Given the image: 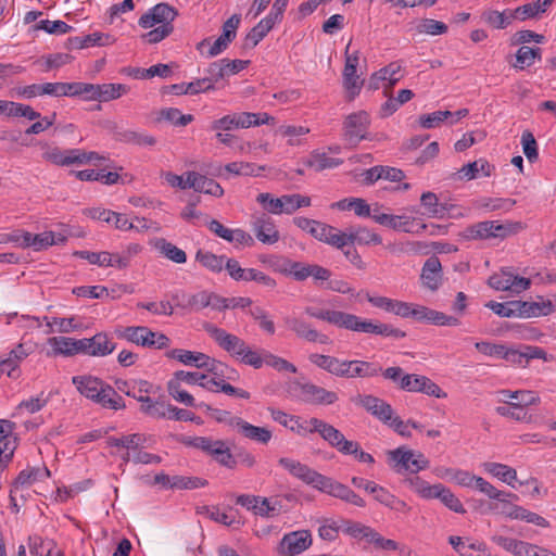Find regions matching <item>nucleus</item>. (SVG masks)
Masks as SVG:
<instances>
[{"mask_svg":"<svg viewBox=\"0 0 556 556\" xmlns=\"http://www.w3.org/2000/svg\"><path fill=\"white\" fill-rule=\"evenodd\" d=\"M278 464L292 477L323 493L340 498L357 507L365 506V501L348 485L317 472L294 458L281 457Z\"/></svg>","mask_w":556,"mask_h":556,"instance_id":"f257e3e1","label":"nucleus"},{"mask_svg":"<svg viewBox=\"0 0 556 556\" xmlns=\"http://www.w3.org/2000/svg\"><path fill=\"white\" fill-rule=\"evenodd\" d=\"M309 317L326 321L332 326L350 331L379 334L383 337H393L402 339L406 337V332L394 328L389 324L375 323L371 319H363L362 317L346 313L343 311L317 308L307 306L304 309Z\"/></svg>","mask_w":556,"mask_h":556,"instance_id":"f03ea898","label":"nucleus"},{"mask_svg":"<svg viewBox=\"0 0 556 556\" xmlns=\"http://www.w3.org/2000/svg\"><path fill=\"white\" fill-rule=\"evenodd\" d=\"M381 376L401 391L421 392L427 395L441 397L440 387L431 379L422 375L407 374L400 366L383 369Z\"/></svg>","mask_w":556,"mask_h":556,"instance_id":"7ed1b4c3","label":"nucleus"},{"mask_svg":"<svg viewBox=\"0 0 556 556\" xmlns=\"http://www.w3.org/2000/svg\"><path fill=\"white\" fill-rule=\"evenodd\" d=\"M405 483L422 500H440V502L450 510L462 515L466 513L460 500L450 489L441 483L430 484L418 476L407 478Z\"/></svg>","mask_w":556,"mask_h":556,"instance_id":"20e7f679","label":"nucleus"},{"mask_svg":"<svg viewBox=\"0 0 556 556\" xmlns=\"http://www.w3.org/2000/svg\"><path fill=\"white\" fill-rule=\"evenodd\" d=\"M73 383L77 390L86 396L101 404L104 407L118 408L121 396L109 384L92 376H76L73 377Z\"/></svg>","mask_w":556,"mask_h":556,"instance_id":"39448f33","label":"nucleus"},{"mask_svg":"<svg viewBox=\"0 0 556 556\" xmlns=\"http://www.w3.org/2000/svg\"><path fill=\"white\" fill-rule=\"evenodd\" d=\"M525 228L521 222L498 223L497 220H484L468 226L463 237L468 240L505 239L516 235Z\"/></svg>","mask_w":556,"mask_h":556,"instance_id":"423d86ee","label":"nucleus"},{"mask_svg":"<svg viewBox=\"0 0 556 556\" xmlns=\"http://www.w3.org/2000/svg\"><path fill=\"white\" fill-rule=\"evenodd\" d=\"M387 460L390 468L399 473L416 475L429 468V459L420 452L400 446L387 452Z\"/></svg>","mask_w":556,"mask_h":556,"instance_id":"0eeeda50","label":"nucleus"},{"mask_svg":"<svg viewBox=\"0 0 556 556\" xmlns=\"http://www.w3.org/2000/svg\"><path fill=\"white\" fill-rule=\"evenodd\" d=\"M168 358L177 359L187 366H194L200 369H205L207 372L224 376L226 371L235 374V369L228 367L226 364L210 357L201 352H193L184 349H174L166 353Z\"/></svg>","mask_w":556,"mask_h":556,"instance_id":"6e6552de","label":"nucleus"},{"mask_svg":"<svg viewBox=\"0 0 556 556\" xmlns=\"http://www.w3.org/2000/svg\"><path fill=\"white\" fill-rule=\"evenodd\" d=\"M186 443L190 446L203 451L217 464L227 469H235L237 467V459L230 452V448L225 441L213 440L206 437H194L189 438Z\"/></svg>","mask_w":556,"mask_h":556,"instance_id":"1a4fd4ad","label":"nucleus"},{"mask_svg":"<svg viewBox=\"0 0 556 556\" xmlns=\"http://www.w3.org/2000/svg\"><path fill=\"white\" fill-rule=\"evenodd\" d=\"M324 433L325 440L328 441L331 445L336 446L341 453L346 455H354V457L361 463L370 465L375 463L371 454L359 450L357 442L346 440L344 435L336 428H326L324 429Z\"/></svg>","mask_w":556,"mask_h":556,"instance_id":"9d476101","label":"nucleus"},{"mask_svg":"<svg viewBox=\"0 0 556 556\" xmlns=\"http://www.w3.org/2000/svg\"><path fill=\"white\" fill-rule=\"evenodd\" d=\"M204 329L217 345L232 357L239 359L241 354H243L247 343L240 337L229 333L225 329L212 324H205Z\"/></svg>","mask_w":556,"mask_h":556,"instance_id":"9b49d317","label":"nucleus"},{"mask_svg":"<svg viewBox=\"0 0 556 556\" xmlns=\"http://www.w3.org/2000/svg\"><path fill=\"white\" fill-rule=\"evenodd\" d=\"M104 127L112 135L113 139L118 142L138 147H153L157 142L156 138L152 135L125 129L113 121H106Z\"/></svg>","mask_w":556,"mask_h":556,"instance_id":"f8f14e48","label":"nucleus"},{"mask_svg":"<svg viewBox=\"0 0 556 556\" xmlns=\"http://www.w3.org/2000/svg\"><path fill=\"white\" fill-rule=\"evenodd\" d=\"M292 391L302 401L312 404L330 405L338 400V395L336 392L328 391L321 387H318L309 382H295L292 386Z\"/></svg>","mask_w":556,"mask_h":556,"instance_id":"ddd939ff","label":"nucleus"},{"mask_svg":"<svg viewBox=\"0 0 556 556\" xmlns=\"http://www.w3.org/2000/svg\"><path fill=\"white\" fill-rule=\"evenodd\" d=\"M488 283L497 291L520 293L530 287L531 281L528 278L515 275L509 269H502L500 273L490 276Z\"/></svg>","mask_w":556,"mask_h":556,"instance_id":"4468645a","label":"nucleus"},{"mask_svg":"<svg viewBox=\"0 0 556 556\" xmlns=\"http://www.w3.org/2000/svg\"><path fill=\"white\" fill-rule=\"evenodd\" d=\"M312 545V535L307 530H298L282 536L278 551L282 556H295Z\"/></svg>","mask_w":556,"mask_h":556,"instance_id":"2eb2a0df","label":"nucleus"},{"mask_svg":"<svg viewBox=\"0 0 556 556\" xmlns=\"http://www.w3.org/2000/svg\"><path fill=\"white\" fill-rule=\"evenodd\" d=\"M177 15V11L172 5L159 3L139 18V25L142 28H152L156 24L159 26H173V21Z\"/></svg>","mask_w":556,"mask_h":556,"instance_id":"dca6fc26","label":"nucleus"},{"mask_svg":"<svg viewBox=\"0 0 556 556\" xmlns=\"http://www.w3.org/2000/svg\"><path fill=\"white\" fill-rule=\"evenodd\" d=\"M251 227L256 239L264 244H275L280 239L275 222L265 213L253 215Z\"/></svg>","mask_w":556,"mask_h":556,"instance_id":"f3484780","label":"nucleus"},{"mask_svg":"<svg viewBox=\"0 0 556 556\" xmlns=\"http://www.w3.org/2000/svg\"><path fill=\"white\" fill-rule=\"evenodd\" d=\"M507 308L511 314L510 317H534V316H546L551 314L554 306L551 301L547 302H528V301H508Z\"/></svg>","mask_w":556,"mask_h":556,"instance_id":"a211bd4d","label":"nucleus"},{"mask_svg":"<svg viewBox=\"0 0 556 556\" xmlns=\"http://www.w3.org/2000/svg\"><path fill=\"white\" fill-rule=\"evenodd\" d=\"M371 218L386 227H389L393 230L397 231H404L409 233H416L420 235L427 228V224H418L416 228L413 227V220L408 217L397 216V215H391V214H384V213H377V210H374V214Z\"/></svg>","mask_w":556,"mask_h":556,"instance_id":"6ab92c4d","label":"nucleus"},{"mask_svg":"<svg viewBox=\"0 0 556 556\" xmlns=\"http://www.w3.org/2000/svg\"><path fill=\"white\" fill-rule=\"evenodd\" d=\"M502 358L513 365L527 367L531 359H546V352L539 346L531 345H523L518 350L507 349L506 346H504Z\"/></svg>","mask_w":556,"mask_h":556,"instance_id":"aec40b11","label":"nucleus"},{"mask_svg":"<svg viewBox=\"0 0 556 556\" xmlns=\"http://www.w3.org/2000/svg\"><path fill=\"white\" fill-rule=\"evenodd\" d=\"M10 419H0V463L8 464L17 446V438L13 432Z\"/></svg>","mask_w":556,"mask_h":556,"instance_id":"412c9836","label":"nucleus"},{"mask_svg":"<svg viewBox=\"0 0 556 556\" xmlns=\"http://www.w3.org/2000/svg\"><path fill=\"white\" fill-rule=\"evenodd\" d=\"M50 477V470L47 467H27L16 477L11 488L10 496L13 500L21 489L29 488L37 481H42Z\"/></svg>","mask_w":556,"mask_h":556,"instance_id":"4be33fe9","label":"nucleus"},{"mask_svg":"<svg viewBox=\"0 0 556 556\" xmlns=\"http://www.w3.org/2000/svg\"><path fill=\"white\" fill-rule=\"evenodd\" d=\"M369 125V116L361 111L350 114L344 122V136L351 142H359Z\"/></svg>","mask_w":556,"mask_h":556,"instance_id":"5701e85b","label":"nucleus"},{"mask_svg":"<svg viewBox=\"0 0 556 556\" xmlns=\"http://www.w3.org/2000/svg\"><path fill=\"white\" fill-rule=\"evenodd\" d=\"M285 323L298 337L308 342H319L321 344L330 343V338L327 334L318 332L316 329H313L309 324L300 318L287 317Z\"/></svg>","mask_w":556,"mask_h":556,"instance_id":"b1692460","label":"nucleus"},{"mask_svg":"<svg viewBox=\"0 0 556 556\" xmlns=\"http://www.w3.org/2000/svg\"><path fill=\"white\" fill-rule=\"evenodd\" d=\"M283 427L300 435H308L318 432L324 439V429L333 428L320 419H280Z\"/></svg>","mask_w":556,"mask_h":556,"instance_id":"393cba45","label":"nucleus"},{"mask_svg":"<svg viewBox=\"0 0 556 556\" xmlns=\"http://www.w3.org/2000/svg\"><path fill=\"white\" fill-rule=\"evenodd\" d=\"M421 283L430 291H437L442 283V265L437 256L429 257L421 269Z\"/></svg>","mask_w":556,"mask_h":556,"instance_id":"a878e982","label":"nucleus"},{"mask_svg":"<svg viewBox=\"0 0 556 556\" xmlns=\"http://www.w3.org/2000/svg\"><path fill=\"white\" fill-rule=\"evenodd\" d=\"M83 354L90 356H105L115 350V344L108 338L106 333L99 332L92 338H84Z\"/></svg>","mask_w":556,"mask_h":556,"instance_id":"bb28decb","label":"nucleus"},{"mask_svg":"<svg viewBox=\"0 0 556 556\" xmlns=\"http://www.w3.org/2000/svg\"><path fill=\"white\" fill-rule=\"evenodd\" d=\"M123 386V388L118 387V389L125 392L126 395L141 402L142 405L151 403L150 394H155L159 390V387H154L147 380H134L130 382H124Z\"/></svg>","mask_w":556,"mask_h":556,"instance_id":"cd10ccee","label":"nucleus"},{"mask_svg":"<svg viewBox=\"0 0 556 556\" xmlns=\"http://www.w3.org/2000/svg\"><path fill=\"white\" fill-rule=\"evenodd\" d=\"M358 65V52L356 51L353 54H348L345 58V64L343 70V83L344 87L350 93V99L352 100L356 94H358L361 90L359 77L356 74V68Z\"/></svg>","mask_w":556,"mask_h":556,"instance_id":"c85d7f7f","label":"nucleus"},{"mask_svg":"<svg viewBox=\"0 0 556 556\" xmlns=\"http://www.w3.org/2000/svg\"><path fill=\"white\" fill-rule=\"evenodd\" d=\"M53 355L73 356L83 354L84 341L68 337H52L48 339Z\"/></svg>","mask_w":556,"mask_h":556,"instance_id":"c756f323","label":"nucleus"},{"mask_svg":"<svg viewBox=\"0 0 556 556\" xmlns=\"http://www.w3.org/2000/svg\"><path fill=\"white\" fill-rule=\"evenodd\" d=\"M448 543L459 556H480L479 553L486 552V545L483 542L470 538L451 535Z\"/></svg>","mask_w":556,"mask_h":556,"instance_id":"7c9ffc66","label":"nucleus"},{"mask_svg":"<svg viewBox=\"0 0 556 556\" xmlns=\"http://www.w3.org/2000/svg\"><path fill=\"white\" fill-rule=\"evenodd\" d=\"M30 350L23 343L17 344L7 357L1 359L3 371L10 378H18L21 375L20 364L29 355Z\"/></svg>","mask_w":556,"mask_h":556,"instance_id":"2f4dec72","label":"nucleus"},{"mask_svg":"<svg viewBox=\"0 0 556 556\" xmlns=\"http://www.w3.org/2000/svg\"><path fill=\"white\" fill-rule=\"evenodd\" d=\"M401 64L397 62H392L389 65L384 66L383 68L376 72L369 80V86L371 89H378L379 88V81H388V85L384 89V93L387 94L388 91L401 79Z\"/></svg>","mask_w":556,"mask_h":556,"instance_id":"473e14b6","label":"nucleus"},{"mask_svg":"<svg viewBox=\"0 0 556 556\" xmlns=\"http://www.w3.org/2000/svg\"><path fill=\"white\" fill-rule=\"evenodd\" d=\"M118 336L127 341L137 345L152 346L153 339H155V332L146 326H129L125 327Z\"/></svg>","mask_w":556,"mask_h":556,"instance_id":"72a5a7b5","label":"nucleus"},{"mask_svg":"<svg viewBox=\"0 0 556 556\" xmlns=\"http://www.w3.org/2000/svg\"><path fill=\"white\" fill-rule=\"evenodd\" d=\"M141 412L147 415H159L160 417H165L166 415L168 417H190L187 410L170 405L164 399L155 401L151 399V403L141 406Z\"/></svg>","mask_w":556,"mask_h":556,"instance_id":"f704fd0d","label":"nucleus"},{"mask_svg":"<svg viewBox=\"0 0 556 556\" xmlns=\"http://www.w3.org/2000/svg\"><path fill=\"white\" fill-rule=\"evenodd\" d=\"M190 184H187L197 192L206 193L216 198L224 195V189L214 179L201 175L197 172H190Z\"/></svg>","mask_w":556,"mask_h":556,"instance_id":"c9c22d12","label":"nucleus"},{"mask_svg":"<svg viewBox=\"0 0 556 556\" xmlns=\"http://www.w3.org/2000/svg\"><path fill=\"white\" fill-rule=\"evenodd\" d=\"M355 403L363 406L367 413L376 417H392V407L384 400L374 395L358 396Z\"/></svg>","mask_w":556,"mask_h":556,"instance_id":"e433bc0d","label":"nucleus"},{"mask_svg":"<svg viewBox=\"0 0 556 556\" xmlns=\"http://www.w3.org/2000/svg\"><path fill=\"white\" fill-rule=\"evenodd\" d=\"M481 467L483 468L484 472L510 485L511 488H515V482L517 481V471L513 467L494 462L483 463Z\"/></svg>","mask_w":556,"mask_h":556,"instance_id":"4c0bfd02","label":"nucleus"},{"mask_svg":"<svg viewBox=\"0 0 556 556\" xmlns=\"http://www.w3.org/2000/svg\"><path fill=\"white\" fill-rule=\"evenodd\" d=\"M78 152L75 149L61 150L60 148H51L43 152L42 157L58 166H71L76 164L78 159Z\"/></svg>","mask_w":556,"mask_h":556,"instance_id":"58836bf2","label":"nucleus"},{"mask_svg":"<svg viewBox=\"0 0 556 556\" xmlns=\"http://www.w3.org/2000/svg\"><path fill=\"white\" fill-rule=\"evenodd\" d=\"M419 323L437 326H458L460 324L458 318L445 315L442 312L434 311L424 305L421 306Z\"/></svg>","mask_w":556,"mask_h":556,"instance_id":"ea45409f","label":"nucleus"},{"mask_svg":"<svg viewBox=\"0 0 556 556\" xmlns=\"http://www.w3.org/2000/svg\"><path fill=\"white\" fill-rule=\"evenodd\" d=\"M494 170L486 160L480 159L478 161L468 163L459 169L460 179L471 180L478 177L479 173H482L484 177L491 176Z\"/></svg>","mask_w":556,"mask_h":556,"instance_id":"a19ab883","label":"nucleus"},{"mask_svg":"<svg viewBox=\"0 0 556 556\" xmlns=\"http://www.w3.org/2000/svg\"><path fill=\"white\" fill-rule=\"evenodd\" d=\"M420 203L425 207V214L428 217L442 218L446 214V205L439 203L437 194L431 191H427L421 194Z\"/></svg>","mask_w":556,"mask_h":556,"instance_id":"79ce46f5","label":"nucleus"},{"mask_svg":"<svg viewBox=\"0 0 556 556\" xmlns=\"http://www.w3.org/2000/svg\"><path fill=\"white\" fill-rule=\"evenodd\" d=\"M384 424L402 437H413V432L422 433L425 426L410 422V419H383Z\"/></svg>","mask_w":556,"mask_h":556,"instance_id":"37998d69","label":"nucleus"},{"mask_svg":"<svg viewBox=\"0 0 556 556\" xmlns=\"http://www.w3.org/2000/svg\"><path fill=\"white\" fill-rule=\"evenodd\" d=\"M351 244H381L382 238L366 227H350Z\"/></svg>","mask_w":556,"mask_h":556,"instance_id":"c03bdc74","label":"nucleus"},{"mask_svg":"<svg viewBox=\"0 0 556 556\" xmlns=\"http://www.w3.org/2000/svg\"><path fill=\"white\" fill-rule=\"evenodd\" d=\"M97 91V101L108 102L127 93L129 87L124 84H101L98 85Z\"/></svg>","mask_w":556,"mask_h":556,"instance_id":"a18cd8bd","label":"nucleus"},{"mask_svg":"<svg viewBox=\"0 0 556 556\" xmlns=\"http://www.w3.org/2000/svg\"><path fill=\"white\" fill-rule=\"evenodd\" d=\"M275 26L271 18L261 20L245 36V46L255 47Z\"/></svg>","mask_w":556,"mask_h":556,"instance_id":"49530a36","label":"nucleus"},{"mask_svg":"<svg viewBox=\"0 0 556 556\" xmlns=\"http://www.w3.org/2000/svg\"><path fill=\"white\" fill-rule=\"evenodd\" d=\"M195 260L205 268L214 273H220L225 268L227 257L224 255H216L212 252L199 250L195 254Z\"/></svg>","mask_w":556,"mask_h":556,"instance_id":"de8ad7c7","label":"nucleus"},{"mask_svg":"<svg viewBox=\"0 0 556 556\" xmlns=\"http://www.w3.org/2000/svg\"><path fill=\"white\" fill-rule=\"evenodd\" d=\"M306 166L314 168L316 172H321L327 168H334L343 164L342 159L330 157L326 153L315 152L312 153L306 161Z\"/></svg>","mask_w":556,"mask_h":556,"instance_id":"09e8293b","label":"nucleus"},{"mask_svg":"<svg viewBox=\"0 0 556 556\" xmlns=\"http://www.w3.org/2000/svg\"><path fill=\"white\" fill-rule=\"evenodd\" d=\"M206 484L207 481L199 477L169 476L168 490H194Z\"/></svg>","mask_w":556,"mask_h":556,"instance_id":"8fccbe9b","label":"nucleus"},{"mask_svg":"<svg viewBox=\"0 0 556 556\" xmlns=\"http://www.w3.org/2000/svg\"><path fill=\"white\" fill-rule=\"evenodd\" d=\"M516 204V200L503 198H482L477 201V207L485 212L504 211L508 212Z\"/></svg>","mask_w":556,"mask_h":556,"instance_id":"3c124183","label":"nucleus"},{"mask_svg":"<svg viewBox=\"0 0 556 556\" xmlns=\"http://www.w3.org/2000/svg\"><path fill=\"white\" fill-rule=\"evenodd\" d=\"M382 367L375 365L374 363H369L366 361H352V378H372L382 375Z\"/></svg>","mask_w":556,"mask_h":556,"instance_id":"603ef678","label":"nucleus"},{"mask_svg":"<svg viewBox=\"0 0 556 556\" xmlns=\"http://www.w3.org/2000/svg\"><path fill=\"white\" fill-rule=\"evenodd\" d=\"M53 242L52 231H43L37 235L28 232L25 236L24 248H33L35 251H40L53 245Z\"/></svg>","mask_w":556,"mask_h":556,"instance_id":"864d4df0","label":"nucleus"},{"mask_svg":"<svg viewBox=\"0 0 556 556\" xmlns=\"http://www.w3.org/2000/svg\"><path fill=\"white\" fill-rule=\"evenodd\" d=\"M239 431L245 437L258 443H267L271 438V432L266 428L256 427L249 422L238 424Z\"/></svg>","mask_w":556,"mask_h":556,"instance_id":"5fc2aeb1","label":"nucleus"},{"mask_svg":"<svg viewBox=\"0 0 556 556\" xmlns=\"http://www.w3.org/2000/svg\"><path fill=\"white\" fill-rule=\"evenodd\" d=\"M311 205V198L299 193L281 195V206L283 213L292 214L300 207Z\"/></svg>","mask_w":556,"mask_h":556,"instance_id":"6e6d98bb","label":"nucleus"},{"mask_svg":"<svg viewBox=\"0 0 556 556\" xmlns=\"http://www.w3.org/2000/svg\"><path fill=\"white\" fill-rule=\"evenodd\" d=\"M421 306L420 304L395 300L392 314L402 318H412L415 321H419Z\"/></svg>","mask_w":556,"mask_h":556,"instance_id":"4d7b16f0","label":"nucleus"},{"mask_svg":"<svg viewBox=\"0 0 556 556\" xmlns=\"http://www.w3.org/2000/svg\"><path fill=\"white\" fill-rule=\"evenodd\" d=\"M159 118L167 121L175 126L184 127L191 123L194 117L191 114H182L176 108H166L160 111Z\"/></svg>","mask_w":556,"mask_h":556,"instance_id":"13d9d810","label":"nucleus"},{"mask_svg":"<svg viewBox=\"0 0 556 556\" xmlns=\"http://www.w3.org/2000/svg\"><path fill=\"white\" fill-rule=\"evenodd\" d=\"M483 17L488 24L496 29H504L514 21L511 10L504 12L491 10L485 12Z\"/></svg>","mask_w":556,"mask_h":556,"instance_id":"bf43d9fd","label":"nucleus"},{"mask_svg":"<svg viewBox=\"0 0 556 556\" xmlns=\"http://www.w3.org/2000/svg\"><path fill=\"white\" fill-rule=\"evenodd\" d=\"M491 541L504 548L505 551L514 554L515 556H520L522 548L525 547L526 542L516 540L514 538H508L503 534L494 533L491 536Z\"/></svg>","mask_w":556,"mask_h":556,"instance_id":"052dcab7","label":"nucleus"},{"mask_svg":"<svg viewBox=\"0 0 556 556\" xmlns=\"http://www.w3.org/2000/svg\"><path fill=\"white\" fill-rule=\"evenodd\" d=\"M250 316L258 324V327L266 333L273 336L276 331L275 324L269 314L261 306H254L249 311Z\"/></svg>","mask_w":556,"mask_h":556,"instance_id":"680f3d73","label":"nucleus"},{"mask_svg":"<svg viewBox=\"0 0 556 556\" xmlns=\"http://www.w3.org/2000/svg\"><path fill=\"white\" fill-rule=\"evenodd\" d=\"M225 269L228 275L236 281H251V276L254 268H242L239 262L235 258H227Z\"/></svg>","mask_w":556,"mask_h":556,"instance_id":"e2e57ef3","label":"nucleus"},{"mask_svg":"<svg viewBox=\"0 0 556 556\" xmlns=\"http://www.w3.org/2000/svg\"><path fill=\"white\" fill-rule=\"evenodd\" d=\"M167 391H168L169 395L177 402H179L186 406H190V407L198 406L194 402V397L189 392L184 390L181 388V384H179V382H176L170 379L167 382Z\"/></svg>","mask_w":556,"mask_h":556,"instance_id":"0e129e2a","label":"nucleus"},{"mask_svg":"<svg viewBox=\"0 0 556 556\" xmlns=\"http://www.w3.org/2000/svg\"><path fill=\"white\" fill-rule=\"evenodd\" d=\"M536 58H541V49L540 48H531L528 46H522L518 49L516 54V67L523 70L526 66H530L533 64Z\"/></svg>","mask_w":556,"mask_h":556,"instance_id":"69168bd1","label":"nucleus"},{"mask_svg":"<svg viewBox=\"0 0 556 556\" xmlns=\"http://www.w3.org/2000/svg\"><path fill=\"white\" fill-rule=\"evenodd\" d=\"M540 401L533 391L519 390L514 391V399L510 406L515 410H522L525 407L534 405Z\"/></svg>","mask_w":556,"mask_h":556,"instance_id":"338daca9","label":"nucleus"},{"mask_svg":"<svg viewBox=\"0 0 556 556\" xmlns=\"http://www.w3.org/2000/svg\"><path fill=\"white\" fill-rule=\"evenodd\" d=\"M162 254H164L168 260L177 263L184 264L187 261V254L184 250L179 249L175 244L166 241L165 239L160 240L157 244Z\"/></svg>","mask_w":556,"mask_h":556,"instance_id":"774afa93","label":"nucleus"}]
</instances>
